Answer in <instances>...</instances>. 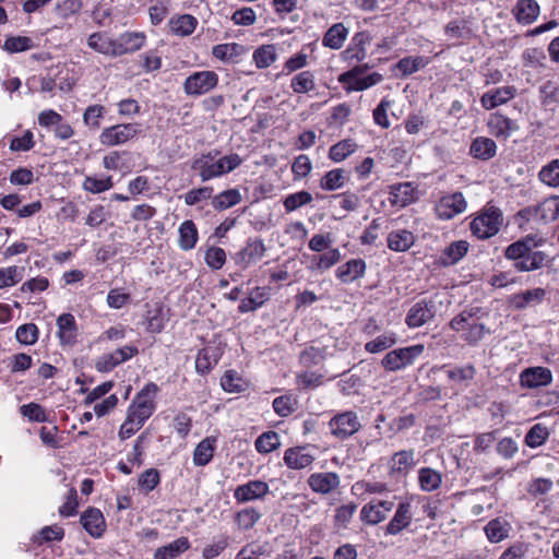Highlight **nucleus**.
<instances>
[{"label":"nucleus","instance_id":"1","mask_svg":"<svg viewBox=\"0 0 559 559\" xmlns=\"http://www.w3.org/2000/svg\"><path fill=\"white\" fill-rule=\"evenodd\" d=\"M441 305L442 301L439 300L438 294L419 299L408 309L405 317V324L409 329H417L431 323L440 310Z\"/></svg>","mask_w":559,"mask_h":559},{"label":"nucleus","instance_id":"2","mask_svg":"<svg viewBox=\"0 0 559 559\" xmlns=\"http://www.w3.org/2000/svg\"><path fill=\"white\" fill-rule=\"evenodd\" d=\"M502 223V212L496 206H488L471 222V231L478 239H488L499 233Z\"/></svg>","mask_w":559,"mask_h":559},{"label":"nucleus","instance_id":"3","mask_svg":"<svg viewBox=\"0 0 559 559\" xmlns=\"http://www.w3.org/2000/svg\"><path fill=\"white\" fill-rule=\"evenodd\" d=\"M157 391L158 386L154 382H150L136 394L128 409V415L135 420V424L143 426L145 420L153 415L156 408L153 396Z\"/></svg>","mask_w":559,"mask_h":559},{"label":"nucleus","instance_id":"4","mask_svg":"<svg viewBox=\"0 0 559 559\" xmlns=\"http://www.w3.org/2000/svg\"><path fill=\"white\" fill-rule=\"evenodd\" d=\"M331 435L337 440H346L357 433L361 428L358 414L346 411L335 414L328 424Z\"/></svg>","mask_w":559,"mask_h":559},{"label":"nucleus","instance_id":"5","mask_svg":"<svg viewBox=\"0 0 559 559\" xmlns=\"http://www.w3.org/2000/svg\"><path fill=\"white\" fill-rule=\"evenodd\" d=\"M424 352L423 345H413L389 352L382 359L388 371H397L412 365Z\"/></svg>","mask_w":559,"mask_h":559},{"label":"nucleus","instance_id":"6","mask_svg":"<svg viewBox=\"0 0 559 559\" xmlns=\"http://www.w3.org/2000/svg\"><path fill=\"white\" fill-rule=\"evenodd\" d=\"M218 84V75L214 71H199L189 75L183 82V91L189 96L209 93Z\"/></svg>","mask_w":559,"mask_h":559},{"label":"nucleus","instance_id":"7","mask_svg":"<svg viewBox=\"0 0 559 559\" xmlns=\"http://www.w3.org/2000/svg\"><path fill=\"white\" fill-rule=\"evenodd\" d=\"M139 124L121 123L105 128L100 135L99 142L106 146H115L127 143L140 133Z\"/></svg>","mask_w":559,"mask_h":559},{"label":"nucleus","instance_id":"8","mask_svg":"<svg viewBox=\"0 0 559 559\" xmlns=\"http://www.w3.org/2000/svg\"><path fill=\"white\" fill-rule=\"evenodd\" d=\"M467 202L462 192L442 197L436 204L435 211L440 219H451L466 211Z\"/></svg>","mask_w":559,"mask_h":559},{"label":"nucleus","instance_id":"9","mask_svg":"<svg viewBox=\"0 0 559 559\" xmlns=\"http://www.w3.org/2000/svg\"><path fill=\"white\" fill-rule=\"evenodd\" d=\"M139 353L135 346H123L114 350L112 353L99 356L95 362V368L99 372H108L119 366L120 364L131 359Z\"/></svg>","mask_w":559,"mask_h":559},{"label":"nucleus","instance_id":"10","mask_svg":"<svg viewBox=\"0 0 559 559\" xmlns=\"http://www.w3.org/2000/svg\"><path fill=\"white\" fill-rule=\"evenodd\" d=\"M412 506L409 502L399 503L393 518L384 526V534L396 536L404 530H407L412 524Z\"/></svg>","mask_w":559,"mask_h":559},{"label":"nucleus","instance_id":"11","mask_svg":"<svg viewBox=\"0 0 559 559\" xmlns=\"http://www.w3.org/2000/svg\"><path fill=\"white\" fill-rule=\"evenodd\" d=\"M270 492V487L262 480H250L239 485L234 491V498L238 503L264 498Z\"/></svg>","mask_w":559,"mask_h":559},{"label":"nucleus","instance_id":"12","mask_svg":"<svg viewBox=\"0 0 559 559\" xmlns=\"http://www.w3.org/2000/svg\"><path fill=\"white\" fill-rule=\"evenodd\" d=\"M316 456L308 445L293 447L285 451L284 463L292 469H304L309 467Z\"/></svg>","mask_w":559,"mask_h":559},{"label":"nucleus","instance_id":"13","mask_svg":"<svg viewBox=\"0 0 559 559\" xmlns=\"http://www.w3.org/2000/svg\"><path fill=\"white\" fill-rule=\"evenodd\" d=\"M218 155L217 151H211L202 154L200 157L193 159L191 169L198 171L200 179L205 182L211 179L219 177L218 168L215 157Z\"/></svg>","mask_w":559,"mask_h":559},{"label":"nucleus","instance_id":"14","mask_svg":"<svg viewBox=\"0 0 559 559\" xmlns=\"http://www.w3.org/2000/svg\"><path fill=\"white\" fill-rule=\"evenodd\" d=\"M521 385L528 389L549 385L552 382V373L546 367H531L520 373Z\"/></svg>","mask_w":559,"mask_h":559},{"label":"nucleus","instance_id":"15","mask_svg":"<svg viewBox=\"0 0 559 559\" xmlns=\"http://www.w3.org/2000/svg\"><path fill=\"white\" fill-rule=\"evenodd\" d=\"M543 240L538 236L527 235L524 238L509 245L504 250V257L508 260L518 262L520 259L525 258L532 250L539 247Z\"/></svg>","mask_w":559,"mask_h":559},{"label":"nucleus","instance_id":"16","mask_svg":"<svg viewBox=\"0 0 559 559\" xmlns=\"http://www.w3.org/2000/svg\"><path fill=\"white\" fill-rule=\"evenodd\" d=\"M341 478L336 473L322 472L311 474L308 478V485L312 491L328 495L340 487Z\"/></svg>","mask_w":559,"mask_h":559},{"label":"nucleus","instance_id":"17","mask_svg":"<svg viewBox=\"0 0 559 559\" xmlns=\"http://www.w3.org/2000/svg\"><path fill=\"white\" fill-rule=\"evenodd\" d=\"M515 94L516 88L512 85L492 88L481 96L480 104L485 109L490 110L500 105L507 104L509 100L514 98Z\"/></svg>","mask_w":559,"mask_h":559},{"label":"nucleus","instance_id":"18","mask_svg":"<svg viewBox=\"0 0 559 559\" xmlns=\"http://www.w3.org/2000/svg\"><path fill=\"white\" fill-rule=\"evenodd\" d=\"M511 12L519 24L531 25L539 16L540 7L536 0H518Z\"/></svg>","mask_w":559,"mask_h":559},{"label":"nucleus","instance_id":"19","mask_svg":"<svg viewBox=\"0 0 559 559\" xmlns=\"http://www.w3.org/2000/svg\"><path fill=\"white\" fill-rule=\"evenodd\" d=\"M415 466V451L413 449L395 452L389 461V471L392 476H405Z\"/></svg>","mask_w":559,"mask_h":559},{"label":"nucleus","instance_id":"20","mask_svg":"<svg viewBox=\"0 0 559 559\" xmlns=\"http://www.w3.org/2000/svg\"><path fill=\"white\" fill-rule=\"evenodd\" d=\"M81 524L84 530L93 537H100L106 528L103 513L95 508H90L81 515Z\"/></svg>","mask_w":559,"mask_h":559},{"label":"nucleus","instance_id":"21","mask_svg":"<svg viewBox=\"0 0 559 559\" xmlns=\"http://www.w3.org/2000/svg\"><path fill=\"white\" fill-rule=\"evenodd\" d=\"M336 277L344 284L361 278L366 273V262L362 259H352L336 269Z\"/></svg>","mask_w":559,"mask_h":559},{"label":"nucleus","instance_id":"22","mask_svg":"<svg viewBox=\"0 0 559 559\" xmlns=\"http://www.w3.org/2000/svg\"><path fill=\"white\" fill-rule=\"evenodd\" d=\"M145 35L141 32H127L116 39L117 57L139 50L145 43Z\"/></svg>","mask_w":559,"mask_h":559},{"label":"nucleus","instance_id":"23","mask_svg":"<svg viewBox=\"0 0 559 559\" xmlns=\"http://www.w3.org/2000/svg\"><path fill=\"white\" fill-rule=\"evenodd\" d=\"M265 253V246L262 239L250 238L245 248L238 253L237 263L247 267L252 262L261 259Z\"/></svg>","mask_w":559,"mask_h":559},{"label":"nucleus","instance_id":"24","mask_svg":"<svg viewBox=\"0 0 559 559\" xmlns=\"http://www.w3.org/2000/svg\"><path fill=\"white\" fill-rule=\"evenodd\" d=\"M546 296V290L544 288L537 287L533 289L525 290L523 293L514 294L510 302L515 309H525L530 306L539 305L543 302Z\"/></svg>","mask_w":559,"mask_h":559},{"label":"nucleus","instance_id":"25","mask_svg":"<svg viewBox=\"0 0 559 559\" xmlns=\"http://www.w3.org/2000/svg\"><path fill=\"white\" fill-rule=\"evenodd\" d=\"M490 133L497 138H509L512 133L518 131L520 127L512 119L503 115H493L488 121Z\"/></svg>","mask_w":559,"mask_h":559},{"label":"nucleus","instance_id":"26","mask_svg":"<svg viewBox=\"0 0 559 559\" xmlns=\"http://www.w3.org/2000/svg\"><path fill=\"white\" fill-rule=\"evenodd\" d=\"M536 219L550 223L559 217V195H551L540 202L534 212Z\"/></svg>","mask_w":559,"mask_h":559},{"label":"nucleus","instance_id":"27","mask_svg":"<svg viewBox=\"0 0 559 559\" xmlns=\"http://www.w3.org/2000/svg\"><path fill=\"white\" fill-rule=\"evenodd\" d=\"M415 188L411 182H402L391 187L390 201L393 205L405 207L416 200Z\"/></svg>","mask_w":559,"mask_h":559},{"label":"nucleus","instance_id":"28","mask_svg":"<svg viewBox=\"0 0 559 559\" xmlns=\"http://www.w3.org/2000/svg\"><path fill=\"white\" fill-rule=\"evenodd\" d=\"M497 153V144L492 139L478 136L473 140L469 154L480 160H488Z\"/></svg>","mask_w":559,"mask_h":559},{"label":"nucleus","instance_id":"29","mask_svg":"<svg viewBox=\"0 0 559 559\" xmlns=\"http://www.w3.org/2000/svg\"><path fill=\"white\" fill-rule=\"evenodd\" d=\"M87 45L99 53L117 57L116 39L108 37L105 33L97 32L90 35Z\"/></svg>","mask_w":559,"mask_h":559},{"label":"nucleus","instance_id":"30","mask_svg":"<svg viewBox=\"0 0 559 559\" xmlns=\"http://www.w3.org/2000/svg\"><path fill=\"white\" fill-rule=\"evenodd\" d=\"M479 313V309L475 307H469L461 311L459 314L453 317L449 322V326L452 331L464 334L465 332L473 326L475 322V318Z\"/></svg>","mask_w":559,"mask_h":559},{"label":"nucleus","instance_id":"31","mask_svg":"<svg viewBox=\"0 0 559 559\" xmlns=\"http://www.w3.org/2000/svg\"><path fill=\"white\" fill-rule=\"evenodd\" d=\"M58 336L62 344H72L76 337V322L71 313H63L57 319Z\"/></svg>","mask_w":559,"mask_h":559},{"label":"nucleus","instance_id":"32","mask_svg":"<svg viewBox=\"0 0 559 559\" xmlns=\"http://www.w3.org/2000/svg\"><path fill=\"white\" fill-rule=\"evenodd\" d=\"M371 37L366 32L355 34L352 45L344 51L346 59L362 61L366 56V45L369 44Z\"/></svg>","mask_w":559,"mask_h":559},{"label":"nucleus","instance_id":"33","mask_svg":"<svg viewBox=\"0 0 559 559\" xmlns=\"http://www.w3.org/2000/svg\"><path fill=\"white\" fill-rule=\"evenodd\" d=\"M190 548V543L187 537H179L168 545L158 547L155 550L154 559H175L182 552Z\"/></svg>","mask_w":559,"mask_h":559},{"label":"nucleus","instance_id":"34","mask_svg":"<svg viewBox=\"0 0 559 559\" xmlns=\"http://www.w3.org/2000/svg\"><path fill=\"white\" fill-rule=\"evenodd\" d=\"M415 241L412 231L407 229L393 230L388 235V247L396 252L408 250Z\"/></svg>","mask_w":559,"mask_h":559},{"label":"nucleus","instance_id":"35","mask_svg":"<svg viewBox=\"0 0 559 559\" xmlns=\"http://www.w3.org/2000/svg\"><path fill=\"white\" fill-rule=\"evenodd\" d=\"M546 253L543 251L532 250L525 258L520 259L513 264L518 272H531L539 270L544 266L546 261Z\"/></svg>","mask_w":559,"mask_h":559},{"label":"nucleus","instance_id":"36","mask_svg":"<svg viewBox=\"0 0 559 559\" xmlns=\"http://www.w3.org/2000/svg\"><path fill=\"white\" fill-rule=\"evenodd\" d=\"M241 200L242 197L238 189H228L212 198V206L221 212L239 204Z\"/></svg>","mask_w":559,"mask_h":559},{"label":"nucleus","instance_id":"37","mask_svg":"<svg viewBox=\"0 0 559 559\" xmlns=\"http://www.w3.org/2000/svg\"><path fill=\"white\" fill-rule=\"evenodd\" d=\"M347 35L348 29L344 26V24L336 23L326 31L322 43L325 47L331 49H340L343 46Z\"/></svg>","mask_w":559,"mask_h":559},{"label":"nucleus","instance_id":"38","mask_svg":"<svg viewBox=\"0 0 559 559\" xmlns=\"http://www.w3.org/2000/svg\"><path fill=\"white\" fill-rule=\"evenodd\" d=\"M266 300H269V294L266 293L265 288L255 287L250 293L248 298H245L240 301L238 311L240 313L254 311L260 308Z\"/></svg>","mask_w":559,"mask_h":559},{"label":"nucleus","instance_id":"39","mask_svg":"<svg viewBox=\"0 0 559 559\" xmlns=\"http://www.w3.org/2000/svg\"><path fill=\"white\" fill-rule=\"evenodd\" d=\"M198 241V229L192 221H185L179 227V247L185 250H191Z\"/></svg>","mask_w":559,"mask_h":559},{"label":"nucleus","instance_id":"40","mask_svg":"<svg viewBox=\"0 0 559 559\" xmlns=\"http://www.w3.org/2000/svg\"><path fill=\"white\" fill-rule=\"evenodd\" d=\"M418 481L421 490L430 492L440 487L442 475L431 467H423L418 471Z\"/></svg>","mask_w":559,"mask_h":559},{"label":"nucleus","instance_id":"41","mask_svg":"<svg viewBox=\"0 0 559 559\" xmlns=\"http://www.w3.org/2000/svg\"><path fill=\"white\" fill-rule=\"evenodd\" d=\"M215 439L205 438L194 449L193 463L195 466H204L211 462L214 455Z\"/></svg>","mask_w":559,"mask_h":559},{"label":"nucleus","instance_id":"42","mask_svg":"<svg viewBox=\"0 0 559 559\" xmlns=\"http://www.w3.org/2000/svg\"><path fill=\"white\" fill-rule=\"evenodd\" d=\"M198 21L190 14H182L169 22L170 29L174 34L188 36L192 34L197 27Z\"/></svg>","mask_w":559,"mask_h":559},{"label":"nucleus","instance_id":"43","mask_svg":"<svg viewBox=\"0 0 559 559\" xmlns=\"http://www.w3.org/2000/svg\"><path fill=\"white\" fill-rule=\"evenodd\" d=\"M357 147L358 145L354 140H342L330 147L329 157L335 163L343 162L349 155L355 153Z\"/></svg>","mask_w":559,"mask_h":559},{"label":"nucleus","instance_id":"44","mask_svg":"<svg viewBox=\"0 0 559 559\" xmlns=\"http://www.w3.org/2000/svg\"><path fill=\"white\" fill-rule=\"evenodd\" d=\"M468 242L459 240L448 246L442 254V261L445 265H452L459 262L468 251Z\"/></svg>","mask_w":559,"mask_h":559},{"label":"nucleus","instance_id":"45","mask_svg":"<svg viewBox=\"0 0 559 559\" xmlns=\"http://www.w3.org/2000/svg\"><path fill=\"white\" fill-rule=\"evenodd\" d=\"M538 179L550 188H559V158L544 165L538 173Z\"/></svg>","mask_w":559,"mask_h":559},{"label":"nucleus","instance_id":"46","mask_svg":"<svg viewBox=\"0 0 559 559\" xmlns=\"http://www.w3.org/2000/svg\"><path fill=\"white\" fill-rule=\"evenodd\" d=\"M475 373L476 369L472 364H467L465 366H456L447 371V376L451 381L463 384L464 386L469 385L475 377Z\"/></svg>","mask_w":559,"mask_h":559},{"label":"nucleus","instance_id":"47","mask_svg":"<svg viewBox=\"0 0 559 559\" xmlns=\"http://www.w3.org/2000/svg\"><path fill=\"white\" fill-rule=\"evenodd\" d=\"M509 524L500 519L489 521L485 526V533L487 538L491 543H499L508 537Z\"/></svg>","mask_w":559,"mask_h":559},{"label":"nucleus","instance_id":"48","mask_svg":"<svg viewBox=\"0 0 559 559\" xmlns=\"http://www.w3.org/2000/svg\"><path fill=\"white\" fill-rule=\"evenodd\" d=\"M314 75L311 71H302L293 76L292 90L297 94H305L314 90Z\"/></svg>","mask_w":559,"mask_h":559},{"label":"nucleus","instance_id":"49","mask_svg":"<svg viewBox=\"0 0 559 559\" xmlns=\"http://www.w3.org/2000/svg\"><path fill=\"white\" fill-rule=\"evenodd\" d=\"M444 33L448 37L454 39H468L472 36V29L466 20L450 21L445 27Z\"/></svg>","mask_w":559,"mask_h":559},{"label":"nucleus","instance_id":"50","mask_svg":"<svg viewBox=\"0 0 559 559\" xmlns=\"http://www.w3.org/2000/svg\"><path fill=\"white\" fill-rule=\"evenodd\" d=\"M261 513L254 508H245L236 513L235 522L240 530H251L261 519Z\"/></svg>","mask_w":559,"mask_h":559},{"label":"nucleus","instance_id":"51","mask_svg":"<svg viewBox=\"0 0 559 559\" xmlns=\"http://www.w3.org/2000/svg\"><path fill=\"white\" fill-rule=\"evenodd\" d=\"M24 277V267L22 266H8L0 269V289L14 286L20 283Z\"/></svg>","mask_w":559,"mask_h":559},{"label":"nucleus","instance_id":"52","mask_svg":"<svg viewBox=\"0 0 559 559\" xmlns=\"http://www.w3.org/2000/svg\"><path fill=\"white\" fill-rule=\"evenodd\" d=\"M275 60L276 49L274 45H263L253 52V61L259 69L270 67Z\"/></svg>","mask_w":559,"mask_h":559},{"label":"nucleus","instance_id":"53","mask_svg":"<svg viewBox=\"0 0 559 559\" xmlns=\"http://www.w3.org/2000/svg\"><path fill=\"white\" fill-rule=\"evenodd\" d=\"M281 445L280 436L275 431H266L255 440V449L259 453H271Z\"/></svg>","mask_w":559,"mask_h":559},{"label":"nucleus","instance_id":"54","mask_svg":"<svg viewBox=\"0 0 559 559\" xmlns=\"http://www.w3.org/2000/svg\"><path fill=\"white\" fill-rule=\"evenodd\" d=\"M427 63H428V61L424 57H420V56L412 57L411 56V57L402 58L396 63V69H399V71H401V73L404 76H407V75H411V74L417 72L418 70L425 68L427 66Z\"/></svg>","mask_w":559,"mask_h":559},{"label":"nucleus","instance_id":"55","mask_svg":"<svg viewBox=\"0 0 559 559\" xmlns=\"http://www.w3.org/2000/svg\"><path fill=\"white\" fill-rule=\"evenodd\" d=\"M549 437V430L542 424H535L525 436V444L530 448L543 445Z\"/></svg>","mask_w":559,"mask_h":559},{"label":"nucleus","instance_id":"56","mask_svg":"<svg viewBox=\"0 0 559 559\" xmlns=\"http://www.w3.org/2000/svg\"><path fill=\"white\" fill-rule=\"evenodd\" d=\"M360 519L365 524L377 525L386 519V514L371 501L365 504L360 511Z\"/></svg>","mask_w":559,"mask_h":559},{"label":"nucleus","instance_id":"57","mask_svg":"<svg viewBox=\"0 0 559 559\" xmlns=\"http://www.w3.org/2000/svg\"><path fill=\"white\" fill-rule=\"evenodd\" d=\"M344 174L345 171L341 168L328 171L321 179V188L326 191H334L342 188L345 183Z\"/></svg>","mask_w":559,"mask_h":559},{"label":"nucleus","instance_id":"58","mask_svg":"<svg viewBox=\"0 0 559 559\" xmlns=\"http://www.w3.org/2000/svg\"><path fill=\"white\" fill-rule=\"evenodd\" d=\"M159 481V472L156 468H148L140 475L138 486L142 492L147 493L155 489Z\"/></svg>","mask_w":559,"mask_h":559},{"label":"nucleus","instance_id":"59","mask_svg":"<svg viewBox=\"0 0 559 559\" xmlns=\"http://www.w3.org/2000/svg\"><path fill=\"white\" fill-rule=\"evenodd\" d=\"M229 545V537L226 535H221L206 545L203 548L202 557L204 559H213L219 556Z\"/></svg>","mask_w":559,"mask_h":559},{"label":"nucleus","instance_id":"60","mask_svg":"<svg viewBox=\"0 0 559 559\" xmlns=\"http://www.w3.org/2000/svg\"><path fill=\"white\" fill-rule=\"evenodd\" d=\"M34 47V43L32 38L27 36H11L8 37L4 41L3 48L11 52H22L29 50Z\"/></svg>","mask_w":559,"mask_h":559},{"label":"nucleus","instance_id":"61","mask_svg":"<svg viewBox=\"0 0 559 559\" xmlns=\"http://www.w3.org/2000/svg\"><path fill=\"white\" fill-rule=\"evenodd\" d=\"M341 260V252L338 249H332L326 253H323L317 258H314L313 270L324 272L329 270L331 266L336 264Z\"/></svg>","mask_w":559,"mask_h":559},{"label":"nucleus","instance_id":"62","mask_svg":"<svg viewBox=\"0 0 559 559\" xmlns=\"http://www.w3.org/2000/svg\"><path fill=\"white\" fill-rule=\"evenodd\" d=\"M395 342L396 338L394 334H381L374 340L368 342L365 345V349L372 354L380 353L393 346Z\"/></svg>","mask_w":559,"mask_h":559},{"label":"nucleus","instance_id":"63","mask_svg":"<svg viewBox=\"0 0 559 559\" xmlns=\"http://www.w3.org/2000/svg\"><path fill=\"white\" fill-rule=\"evenodd\" d=\"M296 405L297 401L292 395H282L273 401L274 412L282 417H286L295 412Z\"/></svg>","mask_w":559,"mask_h":559},{"label":"nucleus","instance_id":"64","mask_svg":"<svg viewBox=\"0 0 559 559\" xmlns=\"http://www.w3.org/2000/svg\"><path fill=\"white\" fill-rule=\"evenodd\" d=\"M104 112L105 107L102 105L88 106L83 114V121L90 129L96 130L100 127Z\"/></svg>","mask_w":559,"mask_h":559}]
</instances>
